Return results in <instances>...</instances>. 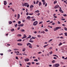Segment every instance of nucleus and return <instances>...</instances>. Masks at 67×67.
<instances>
[{"mask_svg": "<svg viewBox=\"0 0 67 67\" xmlns=\"http://www.w3.org/2000/svg\"><path fill=\"white\" fill-rule=\"evenodd\" d=\"M62 27H56V28H54L53 29V30L54 31H55L56 30H58V29H61Z\"/></svg>", "mask_w": 67, "mask_h": 67, "instance_id": "obj_1", "label": "nucleus"}, {"mask_svg": "<svg viewBox=\"0 0 67 67\" xmlns=\"http://www.w3.org/2000/svg\"><path fill=\"white\" fill-rule=\"evenodd\" d=\"M60 66L59 64H56L53 65V67H59V66Z\"/></svg>", "mask_w": 67, "mask_h": 67, "instance_id": "obj_2", "label": "nucleus"}, {"mask_svg": "<svg viewBox=\"0 0 67 67\" xmlns=\"http://www.w3.org/2000/svg\"><path fill=\"white\" fill-rule=\"evenodd\" d=\"M38 24V21H35L33 24V25L34 26H36Z\"/></svg>", "mask_w": 67, "mask_h": 67, "instance_id": "obj_3", "label": "nucleus"}, {"mask_svg": "<svg viewBox=\"0 0 67 67\" xmlns=\"http://www.w3.org/2000/svg\"><path fill=\"white\" fill-rule=\"evenodd\" d=\"M25 7H27V8H29V4H28L27 3H25Z\"/></svg>", "mask_w": 67, "mask_h": 67, "instance_id": "obj_4", "label": "nucleus"}, {"mask_svg": "<svg viewBox=\"0 0 67 67\" xmlns=\"http://www.w3.org/2000/svg\"><path fill=\"white\" fill-rule=\"evenodd\" d=\"M23 25H24L23 24L18 25V26H21L22 27L23 26Z\"/></svg>", "mask_w": 67, "mask_h": 67, "instance_id": "obj_5", "label": "nucleus"}, {"mask_svg": "<svg viewBox=\"0 0 67 67\" xmlns=\"http://www.w3.org/2000/svg\"><path fill=\"white\" fill-rule=\"evenodd\" d=\"M59 7V5H56L54 7V9H57V8H58Z\"/></svg>", "mask_w": 67, "mask_h": 67, "instance_id": "obj_6", "label": "nucleus"}, {"mask_svg": "<svg viewBox=\"0 0 67 67\" xmlns=\"http://www.w3.org/2000/svg\"><path fill=\"white\" fill-rule=\"evenodd\" d=\"M25 62H29V59L28 58H26L24 59Z\"/></svg>", "mask_w": 67, "mask_h": 67, "instance_id": "obj_7", "label": "nucleus"}, {"mask_svg": "<svg viewBox=\"0 0 67 67\" xmlns=\"http://www.w3.org/2000/svg\"><path fill=\"white\" fill-rule=\"evenodd\" d=\"M4 5H6V4H7V1H4Z\"/></svg>", "mask_w": 67, "mask_h": 67, "instance_id": "obj_8", "label": "nucleus"}, {"mask_svg": "<svg viewBox=\"0 0 67 67\" xmlns=\"http://www.w3.org/2000/svg\"><path fill=\"white\" fill-rule=\"evenodd\" d=\"M59 11L60 12H61V13H64V11H63L62 9H59Z\"/></svg>", "mask_w": 67, "mask_h": 67, "instance_id": "obj_9", "label": "nucleus"}, {"mask_svg": "<svg viewBox=\"0 0 67 67\" xmlns=\"http://www.w3.org/2000/svg\"><path fill=\"white\" fill-rule=\"evenodd\" d=\"M17 45L19 46H22V43H17Z\"/></svg>", "mask_w": 67, "mask_h": 67, "instance_id": "obj_10", "label": "nucleus"}, {"mask_svg": "<svg viewBox=\"0 0 67 67\" xmlns=\"http://www.w3.org/2000/svg\"><path fill=\"white\" fill-rule=\"evenodd\" d=\"M34 5H32L30 6V8L31 9V8H34Z\"/></svg>", "mask_w": 67, "mask_h": 67, "instance_id": "obj_11", "label": "nucleus"}, {"mask_svg": "<svg viewBox=\"0 0 67 67\" xmlns=\"http://www.w3.org/2000/svg\"><path fill=\"white\" fill-rule=\"evenodd\" d=\"M29 48H32V45H31V44H30L29 46Z\"/></svg>", "mask_w": 67, "mask_h": 67, "instance_id": "obj_12", "label": "nucleus"}, {"mask_svg": "<svg viewBox=\"0 0 67 67\" xmlns=\"http://www.w3.org/2000/svg\"><path fill=\"white\" fill-rule=\"evenodd\" d=\"M20 15L19 14H18L17 19H19V18H20Z\"/></svg>", "mask_w": 67, "mask_h": 67, "instance_id": "obj_13", "label": "nucleus"}, {"mask_svg": "<svg viewBox=\"0 0 67 67\" xmlns=\"http://www.w3.org/2000/svg\"><path fill=\"white\" fill-rule=\"evenodd\" d=\"M35 13H39L40 12V11L37 10L35 11Z\"/></svg>", "mask_w": 67, "mask_h": 67, "instance_id": "obj_14", "label": "nucleus"}, {"mask_svg": "<svg viewBox=\"0 0 67 67\" xmlns=\"http://www.w3.org/2000/svg\"><path fill=\"white\" fill-rule=\"evenodd\" d=\"M29 42H30V43H33L34 42V41L33 40H29Z\"/></svg>", "mask_w": 67, "mask_h": 67, "instance_id": "obj_15", "label": "nucleus"}, {"mask_svg": "<svg viewBox=\"0 0 67 67\" xmlns=\"http://www.w3.org/2000/svg\"><path fill=\"white\" fill-rule=\"evenodd\" d=\"M31 36L30 35H29V37H28L26 38V39H27L28 38H31Z\"/></svg>", "mask_w": 67, "mask_h": 67, "instance_id": "obj_16", "label": "nucleus"}, {"mask_svg": "<svg viewBox=\"0 0 67 67\" xmlns=\"http://www.w3.org/2000/svg\"><path fill=\"white\" fill-rule=\"evenodd\" d=\"M56 62V61L54 60H53V61H52V63H55Z\"/></svg>", "mask_w": 67, "mask_h": 67, "instance_id": "obj_17", "label": "nucleus"}, {"mask_svg": "<svg viewBox=\"0 0 67 67\" xmlns=\"http://www.w3.org/2000/svg\"><path fill=\"white\" fill-rule=\"evenodd\" d=\"M42 5V3L41 2H39V6H41Z\"/></svg>", "mask_w": 67, "mask_h": 67, "instance_id": "obj_18", "label": "nucleus"}, {"mask_svg": "<svg viewBox=\"0 0 67 67\" xmlns=\"http://www.w3.org/2000/svg\"><path fill=\"white\" fill-rule=\"evenodd\" d=\"M53 56H55V57H57V58H58V56H57L56 55L54 54L53 55Z\"/></svg>", "mask_w": 67, "mask_h": 67, "instance_id": "obj_19", "label": "nucleus"}, {"mask_svg": "<svg viewBox=\"0 0 67 67\" xmlns=\"http://www.w3.org/2000/svg\"><path fill=\"white\" fill-rule=\"evenodd\" d=\"M9 24H11L12 23V21H10L9 22Z\"/></svg>", "mask_w": 67, "mask_h": 67, "instance_id": "obj_20", "label": "nucleus"}, {"mask_svg": "<svg viewBox=\"0 0 67 67\" xmlns=\"http://www.w3.org/2000/svg\"><path fill=\"white\" fill-rule=\"evenodd\" d=\"M17 41L18 42H21V41H22V39H19V40H17Z\"/></svg>", "mask_w": 67, "mask_h": 67, "instance_id": "obj_21", "label": "nucleus"}, {"mask_svg": "<svg viewBox=\"0 0 67 67\" xmlns=\"http://www.w3.org/2000/svg\"><path fill=\"white\" fill-rule=\"evenodd\" d=\"M27 46H29V45H31V43H28L26 44Z\"/></svg>", "mask_w": 67, "mask_h": 67, "instance_id": "obj_22", "label": "nucleus"}, {"mask_svg": "<svg viewBox=\"0 0 67 67\" xmlns=\"http://www.w3.org/2000/svg\"><path fill=\"white\" fill-rule=\"evenodd\" d=\"M21 31V32H25V30L23 29H21L20 30Z\"/></svg>", "mask_w": 67, "mask_h": 67, "instance_id": "obj_23", "label": "nucleus"}, {"mask_svg": "<svg viewBox=\"0 0 67 67\" xmlns=\"http://www.w3.org/2000/svg\"><path fill=\"white\" fill-rule=\"evenodd\" d=\"M57 2L56 1H55L54 2V4H55V3H56Z\"/></svg>", "mask_w": 67, "mask_h": 67, "instance_id": "obj_24", "label": "nucleus"}, {"mask_svg": "<svg viewBox=\"0 0 67 67\" xmlns=\"http://www.w3.org/2000/svg\"><path fill=\"white\" fill-rule=\"evenodd\" d=\"M34 61L35 62H38V60H37V59H35L34 60Z\"/></svg>", "mask_w": 67, "mask_h": 67, "instance_id": "obj_25", "label": "nucleus"}, {"mask_svg": "<svg viewBox=\"0 0 67 67\" xmlns=\"http://www.w3.org/2000/svg\"><path fill=\"white\" fill-rule=\"evenodd\" d=\"M33 13H29V15H33Z\"/></svg>", "mask_w": 67, "mask_h": 67, "instance_id": "obj_26", "label": "nucleus"}, {"mask_svg": "<svg viewBox=\"0 0 67 67\" xmlns=\"http://www.w3.org/2000/svg\"><path fill=\"white\" fill-rule=\"evenodd\" d=\"M22 36V35H21V34H18L17 35V36Z\"/></svg>", "mask_w": 67, "mask_h": 67, "instance_id": "obj_27", "label": "nucleus"}, {"mask_svg": "<svg viewBox=\"0 0 67 67\" xmlns=\"http://www.w3.org/2000/svg\"><path fill=\"white\" fill-rule=\"evenodd\" d=\"M31 16H28L27 17V19H31Z\"/></svg>", "mask_w": 67, "mask_h": 67, "instance_id": "obj_28", "label": "nucleus"}, {"mask_svg": "<svg viewBox=\"0 0 67 67\" xmlns=\"http://www.w3.org/2000/svg\"><path fill=\"white\" fill-rule=\"evenodd\" d=\"M36 38V37H34L33 36L32 37V39H35Z\"/></svg>", "mask_w": 67, "mask_h": 67, "instance_id": "obj_29", "label": "nucleus"}, {"mask_svg": "<svg viewBox=\"0 0 67 67\" xmlns=\"http://www.w3.org/2000/svg\"><path fill=\"white\" fill-rule=\"evenodd\" d=\"M23 55H25V56H27V54L25 53H23Z\"/></svg>", "mask_w": 67, "mask_h": 67, "instance_id": "obj_30", "label": "nucleus"}, {"mask_svg": "<svg viewBox=\"0 0 67 67\" xmlns=\"http://www.w3.org/2000/svg\"><path fill=\"white\" fill-rule=\"evenodd\" d=\"M24 37L26 38V37H26V35H25V34H24Z\"/></svg>", "mask_w": 67, "mask_h": 67, "instance_id": "obj_31", "label": "nucleus"}, {"mask_svg": "<svg viewBox=\"0 0 67 67\" xmlns=\"http://www.w3.org/2000/svg\"><path fill=\"white\" fill-rule=\"evenodd\" d=\"M53 40V39H51V40H50L48 41V42L49 43V42H51V41H52V40Z\"/></svg>", "mask_w": 67, "mask_h": 67, "instance_id": "obj_32", "label": "nucleus"}, {"mask_svg": "<svg viewBox=\"0 0 67 67\" xmlns=\"http://www.w3.org/2000/svg\"><path fill=\"white\" fill-rule=\"evenodd\" d=\"M18 24H20L21 23V21H18Z\"/></svg>", "mask_w": 67, "mask_h": 67, "instance_id": "obj_33", "label": "nucleus"}, {"mask_svg": "<svg viewBox=\"0 0 67 67\" xmlns=\"http://www.w3.org/2000/svg\"><path fill=\"white\" fill-rule=\"evenodd\" d=\"M38 2H39V1H37L36 4H38Z\"/></svg>", "mask_w": 67, "mask_h": 67, "instance_id": "obj_34", "label": "nucleus"}, {"mask_svg": "<svg viewBox=\"0 0 67 67\" xmlns=\"http://www.w3.org/2000/svg\"><path fill=\"white\" fill-rule=\"evenodd\" d=\"M31 63L30 62L29 63H27V64L28 65H31Z\"/></svg>", "mask_w": 67, "mask_h": 67, "instance_id": "obj_35", "label": "nucleus"}, {"mask_svg": "<svg viewBox=\"0 0 67 67\" xmlns=\"http://www.w3.org/2000/svg\"><path fill=\"white\" fill-rule=\"evenodd\" d=\"M64 30H65V31H67V28H66V27H65L64 28Z\"/></svg>", "mask_w": 67, "mask_h": 67, "instance_id": "obj_36", "label": "nucleus"}, {"mask_svg": "<svg viewBox=\"0 0 67 67\" xmlns=\"http://www.w3.org/2000/svg\"><path fill=\"white\" fill-rule=\"evenodd\" d=\"M42 23H43V21H41L39 23V24H42Z\"/></svg>", "mask_w": 67, "mask_h": 67, "instance_id": "obj_37", "label": "nucleus"}, {"mask_svg": "<svg viewBox=\"0 0 67 67\" xmlns=\"http://www.w3.org/2000/svg\"><path fill=\"white\" fill-rule=\"evenodd\" d=\"M45 31H46V32H48V30L47 29H46L45 30Z\"/></svg>", "mask_w": 67, "mask_h": 67, "instance_id": "obj_38", "label": "nucleus"}, {"mask_svg": "<svg viewBox=\"0 0 67 67\" xmlns=\"http://www.w3.org/2000/svg\"><path fill=\"white\" fill-rule=\"evenodd\" d=\"M64 34L65 35V36H67V33L65 32L64 33Z\"/></svg>", "mask_w": 67, "mask_h": 67, "instance_id": "obj_39", "label": "nucleus"}, {"mask_svg": "<svg viewBox=\"0 0 67 67\" xmlns=\"http://www.w3.org/2000/svg\"><path fill=\"white\" fill-rule=\"evenodd\" d=\"M49 53H50V55H51V54H52L53 53V52L52 51L50 52Z\"/></svg>", "mask_w": 67, "mask_h": 67, "instance_id": "obj_40", "label": "nucleus"}, {"mask_svg": "<svg viewBox=\"0 0 67 67\" xmlns=\"http://www.w3.org/2000/svg\"><path fill=\"white\" fill-rule=\"evenodd\" d=\"M45 3H46L45 2H43V5H45Z\"/></svg>", "mask_w": 67, "mask_h": 67, "instance_id": "obj_41", "label": "nucleus"}, {"mask_svg": "<svg viewBox=\"0 0 67 67\" xmlns=\"http://www.w3.org/2000/svg\"><path fill=\"white\" fill-rule=\"evenodd\" d=\"M63 16H67V15L66 14H64L63 15Z\"/></svg>", "mask_w": 67, "mask_h": 67, "instance_id": "obj_42", "label": "nucleus"}, {"mask_svg": "<svg viewBox=\"0 0 67 67\" xmlns=\"http://www.w3.org/2000/svg\"><path fill=\"white\" fill-rule=\"evenodd\" d=\"M25 51V48H24V49H23V52H24Z\"/></svg>", "mask_w": 67, "mask_h": 67, "instance_id": "obj_43", "label": "nucleus"}, {"mask_svg": "<svg viewBox=\"0 0 67 67\" xmlns=\"http://www.w3.org/2000/svg\"><path fill=\"white\" fill-rule=\"evenodd\" d=\"M11 31H14V29H12Z\"/></svg>", "mask_w": 67, "mask_h": 67, "instance_id": "obj_44", "label": "nucleus"}, {"mask_svg": "<svg viewBox=\"0 0 67 67\" xmlns=\"http://www.w3.org/2000/svg\"><path fill=\"white\" fill-rule=\"evenodd\" d=\"M18 26V24H16V25H15V27H16Z\"/></svg>", "mask_w": 67, "mask_h": 67, "instance_id": "obj_45", "label": "nucleus"}, {"mask_svg": "<svg viewBox=\"0 0 67 67\" xmlns=\"http://www.w3.org/2000/svg\"><path fill=\"white\" fill-rule=\"evenodd\" d=\"M61 45H62V43H60L59 44V46H60Z\"/></svg>", "mask_w": 67, "mask_h": 67, "instance_id": "obj_46", "label": "nucleus"}, {"mask_svg": "<svg viewBox=\"0 0 67 67\" xmlns=\"http://www.w3.org/2000/svg\"><path fill=\"white\" fill-rule=\"evenodd\" d=\"M38 54H42V52H39L38 53Z\"/></svg>", "mask_w": 67, "mask_h": 67, "instance_id": "obj_47", "label": "nucleus"}, {"mask_svg": "<svg viewBox=\"0 0 67 67\" xmlns=\"http://www.w3.org/2000/svg\"><path fill=\"white\" fill-rule=\"evenodd\" d=\"M37 36L38 37H41V36L40 35H38Z\"/></svg>", "mask_w": 67, "mask_h": 67, "instance_id": "obj_48", "label": "nucleus"}, {"mask_svg": "<svg viewBox=\"0 0 67 67\" xmlns=\"http://www.w3.org/2000/svg\"><path fill=\"white\" fill-rule=\"evenodd\" d=\"M36 65H40V63H36Z\"/></svg>", "mask_w": 67, "mask_h": 67, "instance_id": "obj_49", "label": "nucleus"}, {"mask_svg": "<svg viewBox=\"0 0 67 67\" xmlns=\"http://www.w3.org/2000/svg\"><path fill=\"white\" fill-rule=\"evenodd\" d=\"M20 29V27H19L18 28V30H19Z\"/></svg>", "mask_w": 67, "mask_h": 67, "instance_id": "obj_50", "label": "nucleus"}, {"mask_svg": "<svg viewBox=\"0 0 67 67\" xmlns=\"http://www.w3.org/2000/svg\"><path fill=\"white\" fill-rule=\"evenodd\" d=\"M16 59H19V58H18V57H16Z\"/></svg>", "mask_w": 67, "mask_h": 67, "instance_id": "obj_51", "label": "nucleus"}, {"mask_svg": "<svg viewBox=\"0 0 67 67\" xmlns=\"http://www.w3.org/2000/svg\"><path fill=\"white\" fill-rule=\"evenodd\" d=\"M32 20L33 21H35V18H34L32 19Z\"/></svg>", "mask_w": 67, "mask_h": 67, "instance_id": "obj_52", "label": "nucleus"}, {"mask_svg": "<svg viewBox=\"0 0 67 67\" xmlns=\"http://www.w3.org/2000/svg\"><path fill=\"white\" fill-rule=\"evenodd\" d=\"M53 23V21H51L49 23Z\"/></svg>", "mask_w": 67, "mask_h": 67, "instance_id": "obj_53", "label": "nucleus"}, {"mask_svg": "<svg viewBox=\"0 0 67 67\" xmlns=\"http://www.w3.org/2000/svg\"><path fill=\"white\" fill-rule=\"evenodd\" d=\"M58 24H60V22L59 21H58Z\"/></svg>", "mask_w": 67, "mask_h": 67, "instance_id": "obj_54", "label": "nucleus"}, {"mask_svg": "<svg viewBox=\"0 0 67 67\" xmlns=\"http://www.w3.org/2000/svg\"><path fill=\"white\" fill-rule=\"evenodd\" d=\"M26 15H29V13L28 12H27L26 13Z\"/></svg>", "mask_w": 67, "mask_h": 67, "instance_id": "obj_55", "label": "nucleus"}, {"mask_svg": "<svg viewBox=\"0 0 67 67\" xmlns=\"http://www.w3.org/2000/svg\"><path fill=\"white\" fill-rule=\"evenodd\" d=\"M42 2H45V0H42Z\"/></svg>", "mask_w": 67, "mask_h": 67, "instance_id": "obj_56", "label": "nucleus"}, {"mask_svg": "<svg viewBox=\"0 0 67 67\" xmlns=\"http://www.w3.org/2000/svg\"><path fill=\"white\" fill-rule=\"evenodd\" d=\"M25 20H23V22H25Z\"/></svg>", "mask_w": 67, "mask_h": 67, "instance_id": "obj_57", "label": "nucleus"}, {"mask_svg": "<svg viewBox=\"0 0 67 67\" xmlns=\"http://www.w3.org/2000/svg\"><path fill=\"white\" fill-rule=\"evenodd\" d=\"M54 59H57V58H56V57H54Z\"/></svg>", "mask_w": 67, "mask_h": 67, "instance_id": "obj_58", "label": "nucleus"}, {"mask_svg": "<svg viewBox=\"0 0 67 67\" xmlns=\"http://www.w3.org/2000/svg\"><path fill=\"white\" fill-rule=\"evenodd\" d=\"M55 23H53L52 24V25H55Z\"/></svg>", "mask_w": 67, "mask_h": 67, "instance_id": "obj_59", "label": "nucleus"}, {"mask_svg": "<svg viewBox=\"0 0 67 67\" xmlns=\"http://www.w3.org/2000/svg\"><path fill=\"white\" fill-rule=\"evenodd\" d=\"M62 25H63V26H65L66 25H65V24H62Z\"/></svg>", "mask_w": 67, "mask_h": 67, "instance_id": "obj_60", "label": "nucleus"}, {"mask_svg": "<svg viewBox=\"0 0 67 67\" xmlns=\"http://www.w3.org/2000/svg\"><path fill=\"white\" fill-rule=\"evenodd\" d=\"M33 3L34 4H36V2H35V1H34Z\"/></svg>", "mask_w": 67, "mask_h": 67, "instance_id": "obj_61", "label": "nucleus"}, {"mask_svg": "<svg viewBox=\"0 0 67 67\" xmlns=\"http://www.w3.org/2000/svg\"><path fill=\"white\" fill-rule=\"evenodd\" d=\"M42 31V33H43V34H45V32L44 31Z\"/></svg>", "mask_w": 67, "mask_h": 67, "instance_id": "obj_62", "label": "nucleus"}, {"mask_svg": "<svg viewBox=\"0 0 67 67\" xmlns=\"http://www.w3.org/2000/svg\"><path fill=\"white\" fill-rule=\"evenodd\" d=\"M17 16V15L16 14H15V17H16Z\"/></svg>", "mask_w": 67, "mask_h": 67, "instance_id": "obj_63", "label": "nucleus"}, {"mask_svg": "<svg viewBox=\"0 0 67 67\" xmlns=\"http://www.w3.org/2000/svg\"><path fill=\"white\" fill-rule=\"evenodd\" d=\"M31 19H34V16H33L31 18Z\"/></svg>", "mask_w": 67, "mask_h": 67, "instance_id": "obj_64", "label": "nucleus"}]
</instances>
